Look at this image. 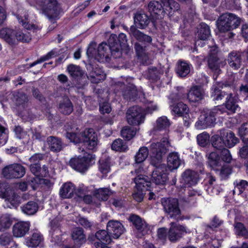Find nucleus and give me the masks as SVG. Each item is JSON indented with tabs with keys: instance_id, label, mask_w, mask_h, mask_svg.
I'll list each match as a JSON object with an SVG mask.
<instances>
[{
	"instance_id": "26",
	"label": "nucleus",
	"mask_w": 248,
	"mask_h": 248,
	"mask_svg": "<svg viewBox=\"0 0 248 248\" xmlns=\"http://www.w3.org/2000/svg\"><path fill=\"white\" fill-rule=\"evenodd\" d=\"M129 220L131 222L139 232V237L143 235L145 233V230L146 229V224L144 220L138 216L132 215L129 217Z\"/></svg>"
},
{
	"instance_id": "14",
	"label": "nucleus",
	"mask_w": 248,
	"mask_h": 248,
	"mask_svg": "<svg viewBox=\"0 0 248 248\" xmlns=\"http://www.w3.org/2000/svg\"><path fill=\"white\" fill-rule=\"evenodd\" d=\"M107 229L113 238L117 239L123 233L124 228L122 224L119 221L110 220L107 225Z\"/></svg>"
},
{
	"instance_id": "19",
	"label": "nucleus",
	"mask_w": 248,
	"mask_h": 248,
	"mask_svg": "<svg viewBox=\"0 0 248 248\" xmlns=\"http://www.w3.org/2000/svg\"><path fill=\"white\" fill-rule=\"evenodd\" d=\"M16 18L18 19V22L27 30L37 31L40 29L37 25L34 24L29 23V15L27 13L23 10H22L21 11L20 10L18 11Z\"/></svg>"
},
{
	"instance_id": "6",
	"label": "nucleus",
	"mask_w": 248,
	"mask_h": 248,
	"mask_svg": "<svg viewBox=\"0 0 248 248\" xmlns=\"http://www.w3.org/2000/svg\"><path fill=\"white\" fill-rule=\"evenodd\" d=\"M161 203L164 212L169 217L176 220L181 219V213L177 199L163 198L161 199Z\"/></svg>"
},
{
	"instance_id": "39",
	"label": "nucleus",
	"mask_w": 248,
	"mask_h": 248,
	"mask_svg": "<svg viewBox=\"0 0 248 248\" xmlns=\"http://www.w3.org/2000/svg\"><path fill=\"white\" fill-rule=\"evenodd\" d=\"M59 109L62 114L69 115L73 110V106L70 99L65 98L60 103Z\"/></svg>"
},
{
	"instance_id": "9",
	"label": "nucleus",
	"mask_w": 248,
	"mask_h": 248,
	"mask_svg": "<svg viewBox=\"0 0 248 248\" xmlns=\"http://www.w3.org/2000/svg\"><path fill=\"white\" fill-rule=\"evenodd\" d=\"M126 117L128 124L137 125L143 123L145 114L141 107L135 106L128 109L126 113Z\"/></svg>"
},
{
	"instance_id": "44",
	"label": "nucleus",
	"mask_w": 248,
	"mask_h": 248,
	"mask_svg": "<svg viewBox=\"0 0 248 248\" xmlns=\"http://www.w3.org/2000/svg\"><path fill=\"white\" fill-rule=\"evenodd\" d=\"M13 100L16 106L24 107L28 102V99L26 94L23 92H15L13 93Z\"/></svg>"
},
{
	"instance_id": "63",
	"label": "nucleus",
	"mask_w": 248,
	"mask_h": 248,
	"mask_svg": "<svg viewBox=\"0 0 248 248\" xmlns=\"http://www.w3.org/2000/svg\"><path fill=\"white\" fill-rule=\"evenodd\" d=\"M8 139V131L0 124V146L4 145Z\"/></svg>"
},
{
	"instance_id": "33",
	"label": "nucleus",
	"mask_w": 248,
	"mask_h": 248,
	"mask_svg": "<svg viewBox=\"0 0 248 248\" xmlns=\"http://www.w3.org/2000/svg\"><path fill=\"white\" fill-rule=\"evenodd\" d=\"M29 167L31 172L36 176L45 177L48 174V167L45 165L41 167V164H31Z\"/></svg>"
},
{
	"instance_id": "13",
	"label": "nucleus",
	"mask_w": 248,
	"mask_h": 248,
	"mask_svg": "<svg viewBox=\"0 0 248 248\" xmlns=\"http://www.w3.org/2000/svg\"><path fill=\"white\" fill-rule=\"evenodd\" d=\"M87 69L89 72L87 78L92 83H98L105 78L106 76L100 68L90 63L87 65Z\"/></svg>"
},
{
	"instance_id": "8",
	"label": "nucleus",
	"mask_w": 248,
	"mask_h": 248,
	"mask_svg": "<svg viewBox=\"0 0 248 248\" xmlns=\"http://www.w3.org/2000/svg\"><path fill=\"white\" fill-rule=\"evenodd\" d=\"M26 171V168L21 164L14 163L4 167L2 170V174L6 179H17L23 177Z\"/></svg>"
},
{
	"instance_id": "29",
	"label": "nucleus",
	"mask_w": 248,
	"mask_h": 248,
	"mask_svg": "<svg viewBox=\"0 0 248 248\" xmlns=\"http://www.w3.org/2000/svg\"><path fill=\"white\" fill-rule=\"evenodd\" d=\"M46 142L50 150L53 152H59L63 148V143L61 139L49 136L46 139Z\"/></svg>"
},
{
	"instance_id": "24",
	"label": "nucleus",
	"mask_w": 248,
	"mask_h": 248,
	"mask_svg": "<svg viewBox=\"0 0 248 248\" xmlns=\"http://www.w3.org/2000/svg\"><path fill=\"white\" fill-rule=\"evenodd\" d=\"M182 163H184L183 161L180 159L177 152H171L168 155L167 165L170 170L177 169Z\"/></svg>"
},
{
	"instance_id": "53",
	"label": "nucleus",
	"mask_w": 248,
	"mask_h": 248,
	"mask_svg": "<svg viewBox=\"0 0 248 248\" xmlns=\"http://www.w3.org/2000/svg\"><path fill=\"white\" fill-rule=\"evenodd\" d=\"M111 148L116 151L124 152L127 149L128 146L122 140L118 139L113 142Z\"/></svg>"
},
{
	"instance_id": "10",
	"label": "nucleus",
	"mask_w": 248,
	"mask_h": 248,
	"mask_svg": "<svg viewBox=\"0 0 248 248\" xmlns=\"http://www.w3.org/2000/svg\"><path fill=\"white\" fill-rule=\"evenodd\" d=\"M155 167L152 174L151 180L153 183L157 185H164L168 180L167 166L163 163L151 165Z\"/></svg>"
},
{
	"instance_id": "51",
	"label": "nucleus",
	"mask_w": 248,
	"mask_h": 248,
	"mask_svg": "<svg viewBox=\"0 0 248 248\" xmlns=\"http://www.w3.org/2000/svg\"><path fill=\"white\" fill-rule=\"evenodd\" d=\"M99 163V170L102 173L106 174L110 171L111 163L109 157L100 160Z\"/></svg>"
},
{
	"instance_id": "57",
	"label": "nucleus",
	"mask_w": 248,
	"mask_h": 248,
	"mask_svg": "<svg viewBox=\"0 0 248 248\" xmlns=\"http://www.w3.org/2000/svg\"><path fill=\"white\" fill-rule=\"evenodd\" d=\"M134 48L138 58L142 60L146 59L147 54L146 51V46H143L139 43L136 42L134 44Z\"/></svg>"
},
{
	"instance_id": "37",
	"label": "nucleus",
	"mask_w": 248,
	"mask_h": 248,
	"mask_svg": "<svg viewBox=\"0 0 248 248\" xmlns=\"http://www.w3.org/2000/svg\"><path fill=\"white\" fill-rule=\"evenodd\" d=\"M7 207L16 208L19 204V197L12 190L4 198Z\"/></svg>"
},
{
	"instance_id": "30",
	"label": "nucleus",
	"mask_w": 248,
	"mask_h": 248,
	"mask_svg": "<svg viewBox=\"0 0 248 248\" xmlns=\"http://www.w3.org/2000/svg\"><path fill=\"white\" fill-rule=\"evenodd\" d=\"M108 231L101 230L97 231L94 235L90 236L88 239L90 241H94V238L99 240L100 243L103 244H109L111 241V238Z\"/></svg>"
},
{
	"instance_id": "46",
	"label": "nucleus",
	"mask_w": 248,
	"mask_h": 248,
	"mask_svg": "<svg viewBox=\"0 0 248 248\" xmlns=\"http://www.w3.org/2000/svg\"><path fill=\"white\" fill-rule=\"evenodd\" d=\"M67 70L70 76L75 78L81 77L84 74L83 71L79 66L73 64L69 65Z\"/></svg>"
},
{
	"instance_id": "54",
	"label": "nucleus",
	"mask_w": 248,
	"mask_h": 248,
	"mask_svg": "<svg viewBox=\"0 0 248 248\" xmlns=\"http://www.w3.org/2000/svg\"><path fill=\"white\" fill-rule=\"evenodd\" d=\"M170 123L166 116H161L156 121L155 128L157 130L166 129L169 127Z\"/></svg>"
},
{
	"instance_id": "21",
	"label": "nucleus",
	"mask_w": 248,
	"mask_h": 248,
	"mask_svg": "<svg viewBox=\"0 0 248 248\" xmlns=\"http://www.w3.org/2000/svg\"><path fill=\"white\" fill-rule=\"evenodd\" d=\"M129 34L137 41L142 42L144 44H151L152 42V38L151 36L141 32L135 26H131L130 27Z\"/></svg>"
},
{
	"instance_id": "20",
	"label": "nucleus",
	"mask_w": 248,
	"mask_h": 248,
	"mask_svg": "<svg viewBox=\"0 0 248 248\" xmlns=\"http://www.w3.org/2000/svg\"><path fill=\"white\" fill-rule=\"evenodd\" d=\"M30 223L28 221H19L13 227V235L16 237L24 236L29 231Z\"/></svg>"
},
{
	"instance_id": "62",
	"label": "nucleus",
	"mask_w": 248,
	"mask_h": 248,
	"mask_svg": "<svg viewBox=\"0 0 248 248\" xmlns=\"http://www.w3.org/2000/svg\"><path fill=\"white\" fill-rule=\"evenodd\" d=\"M16 38L17 40V43L18 41L29 42L31 40V35L27 31L23 32L21 31H16Z\"/></svg>"
},
{
	"instance_id": "42",
	"label": "nucleus",
	"mask_w": 248,
	"mask_h": 248,
	"mask_svg": "<svg viewBox=\"0 0 248 248\" xmlns=\"http://www.w3.org/2000/svg\"><path fill=\"white\" fill-rule=\"evenodd\" d=\"M212 146L217 150H221L226 147L225 139L218 135H214L211 138Z\"/></svg>"
},
{
	"instance_id": "61",
	"label": "nucleus",
	"mask_w": 248,
	"mask_h": 248,
	"mask_svg": "<svg viewBox=\"0 0 248 248\" xmlns=\"http://www.w3.org/2000/svg\"><path fill=\"white\" fill-rule=\"evenodd\" d=\"M13 240V236L10 233H3L0 235V245L2 247L9 246Z\"/></svg>"
},
{
	"instance_id": "56",
	"label": "nucleus",
	"mask_w": 248,
	"mask_h": 248,
	"mask_svg": "<svg viewBox=\"0 0 248 248\" xmlns=\"http://www.w3.org/2000/svg\"><path fill=\"white\" fill-rule=\"evenodd\" d=\"M235 185L234 189L233 190V194L236 193L238 195L241 194L245 190L246 186H248V182L243 180L235 181L234 182Z\"/></svg>"
},
{
	"instance_id": "52",
	"label": "nucleus",
	"mask_w": 248,
	"mask_h": 248,
	"mask_svg": "<svg viewBox=\"0 0 248 248\" xmlns=\"http://www.w3.org/2000/svg\"><path fill=\"white\" fill-rule=\"evenodd\" d=\"M136 133V128L124 126L121 130V135L126 140H129L132 139Z\"/></svg>"
},
{
	"instance_id": "16",
	"label": "nucleus",
	"mask_w": 248,
	"mask_h": 248,
	"mask_svg": "<svg viewBox=\"0 0 248 248\" xmlns=\"http://www.w3.org/2000/svg\"><path fill=\"white\" fill-rule=\"evenodd\" d=\"M148 9L152 16L156 19L163 18L166 14L162 4L156 0L151 1L148 4Z\"/></svg>"
},
{
	"instance_id": "25",
	"label": "nucleus",
	"mask_w": 248,
	"mask_h": 248,
	"mask_svg": "<svg viewBox=\"0 0 248 248\" xmlns=\"http://www.w3.org/2000/svg\"><path fill=\"white\" fill-rule=\"evenodd\" d=\"M66 128L67 131L66 137L69 139L70 141L75 143H78L81 142L82 134L79 132L78 128L76 127L74 128L69 124H67Z\"/></svg>"
},
{
	"instance_id": "58",
	"label": "nucleus",
	"mask_w": 248,
	"mask_h": 248,
	"mask_svg": "<svg viewBox=\"0 0 248 248\" xmlns=\"http://www.w3.org/2000/svg\"><path fill=\"white\" fill-rule=\"evenodd\" d=\"M39 180L37 178H32L27 182H22L18 184V188L22 191H25L27 190L28 185H31L34 189L35 184L37 183Z\"/></svg>"
},
{
	"instance_id": "7",
	"label": "nucleus",
	"mask_w": 248,
	"mask_h": 248,
	"mask_svg": "<svg viewBox=\"0 0 248 248\" xmlns=\"http://www.w3.org/2000/svg\"><path fill=\"white\" fill-rule=\"evenodd\" d=\"M248 60V49L243 51H232L229 53L226 59L229 66L234 70H238Z\"/></svg>"
},
{
	"instance_id": "36",
	"label": "nucleus",
	"mask_w": 248,
	"mask_h": 248,
	"mask_svg": "<svg viewBox=\"0 0 248 248\" xmlns=\"http://www.w3.org/2000/svg\"><path fill=\"white\" fill-rule=\"evenodd\" d=\"M122 94L124 99L134 101L137 97L138 90L134 85L129 84L123 91Z\"/></svg>"
},
{
	"instance_id": "23",
	"label": "nucleus",
	"mask_w": 248,
	"mask_h": 248,
	"mask_svg": "<svg viewBox=\"0 0 248 248\" xmlns=\"http://www.w3.org/2000/svg\"><path fill=\"white\" fill-rule=\"evenodd\" d=\"M217 46H212L210 50L209 56L208 59L209 67L213 71L216 72L220 71V63L219 59L217 55Z\"/></svg>"
},
{
	"instance_id": "2",
	"label": "nucleus",
	"mask_w": 248,
	"mask_h": 248,
	"mask_svg": "<svg viewBox=\"0 0 248 248\" xmlns=\"http://www.w3.org/2000/svg\"><path fill=\"white\" fill-rule=\"evenodd\" d=\"M170 146L168 137H163L159 141L153 142L150 144V164L157 165L162 163L163 156L169 151Z\"/></svg>"
},
{
	"instance_id": "11",
	"label": "nucleus",
	"mask_w": 248,
	"mask_h": 248,
	"mask_svg": "<svg viewBox=\"0 0 248 248\" xmlns=\"http://www.w3.org/2000/svg\"><path fill=\"white\" fill-rule=\"evenodd\" d=\"M84 145L89 150L95 151L98 144L97 133L92 128L86 129L82 133Z\"/></svg>"
},
{
	"instance_id": "22",
	"label": "nucleus",
	"mask_w": 248,
	"mask_h": 248,
	"mask_svg": "<svg viewBox=\"0 0 248 248\" xmlns=\"http://www.w3.org/2000/svg\"><path fill=\"white\" fill-rule=\"evenodd\" d=\"M0 37L3 39L9 45L14 46L17 44L16 31L10 28L0 30Z\"/></svg>"
},
{
	"instance_id": "47",
	"label": "nucleus",
	"mask_w": 248,
	"mask_h": 248,
	"mask_svg": "<svg viewBox=\"0 0 248 248\" xmlns=\"http://www.w3.org/2000/svg\"><path fill=\"white\" fill-rule=\"evenodd\" d=\"M162 73L156 67L149 68L148 70L147 78L152 82H156L160 79Z\"/></svg>"
},
{
	"instance_id": "49",
	"label": "nucleus",
	"mask_w": 248,
	"mask_h": 248,
	"mask_svg": "<svg viewBox=\"0 0 248 248\" xmlns=\"http://www.w3.org/2000/svg\"><path fill=\"white\" fill-rule=\"evenodd\" d=\"M50 227V232L51 233L52 236L53 237L55 233L56 236L59 235L61 233L60 221L58 217L52 219L49 223Z\"/></svg>"
},
{
	"instance_id": "5",
	"label": "nucleus",
	"mask_w": 248,
	"mask_h": 248,
	"mask_svg": "<svg viewBox=\"0 0 248 248\" xmlns=\"http://www.w3.org/2000/svg\"><path fill=\"white\" fill-rule=\"evenodd\" d=\"M240 23V19L235 15L231 13L222 14L217 21L218 29L222 32L236 29Z\"/></svg>"
},
{
	"instance_id": "38",
	"label": "nucleus",
	"mask_w": 248,
	"mask_h": 248,
	"mask_svg": "<svg viewBox=\"0 0 248 248\" xmlns=\"http://www.w3.org/2000/svg\"><path fill=\"white\" fill-rule=\"evenodd\" d=\"M75 191L74 185L71 183L63 184L60 189V195L62 198H71Z\"/></svg>"
},
{
	"instance_id": "28",
	"label": "nucleus",
	"mask_w": 248,
	"mask_h": 248,
	"mask_svg": "<svg viewBox=\"0 0 248 248\" xmlns=\"http://www.w3.org/2000/svg\"><path fill=\"white\" fill-rule=\"evenodd\" d=\"M225 108L232 113H235L239 108L238 97L232 93H228L224 103Z\"/></svg>"
},
{
	"instance_id": "48",
	"label": "nucleus",
	"mask_w": 248,
	"mask_h": 248,
	"mask_svg": "<svg viewBox=\"0 0 248 248\" xmlns=\"http://www.w3.org/2000/svg\"><path fill=\"white\" fill-rule=\"evenodd\" d=\"M113 194V192L107 188H101L95 191V196L101 201H107L108 197Z\"/></svg>"
},
{
	"instance_id": "27",
	"label": "nucleus",
	"mask_w": 248,
	"mask_h": 248,
	"mask_svg": "<svg viewBox=\"0 0 248 248\" xmlns=\"http://www.w3.org/2000/svg\"><path fill=\"white\" fill-rule=\"evenodd\" d=\"M71 237L75 244L81 245L86 241V238L83 228L78 227L73 228L71 232Z\"/></svg>"
},
{
	"instance_id": "59",
	"label": "nucleus",
	"mask_w": 248,
	"mask_h": 248,
	"mask_svg": "<svg viewBox=\"0 0 248 248\" xmlns=\"http://www.w3.org/2000/svg\"><path fill=\"white\" fill-rule=\"evenodd\" d=\"M58 55V52L56 49H54L49 52L46 55L42 57L39 60H38L30 65V67H32L38 63H41L44 61H46L49 59L56 56Z\"/></svg>"
},
{
	"instance_id": "35",
	"label": "nucleus",
	"mask_w": 248,
	"mask_h": 248,
	"mask_svg": "<svg viewBox=\"0 0 248 248\" xmlns=\"http://www.w3.org/2000/svg\"><path fill=\"white\" fill-rule=\"evenodd\" d=\"M190 64L185 61H178L175 68L176 74L181 78L186 77L190 73Z\"/></svg>"
},
{
	"instance_id": "60",
	"label": "nucleus",
	"mask_w": 248,
	"mask_h": 248,
	"mask_svg": "<svg viewBox=\"0 0 248 248\" xmlns=\"http://www.w3.org/2000/svg\"><path fill=\"white\" fill-rule=\"evenodd\" d=\"M209 135L206 132H203L197 136L198 144L202 147H205L209 141Z\"/></svg>"
},
{
	"instance_id": "45",
	"label": "nucleus",
	"mask_w": 248,
	"mask_h": 248,
	"mask_svg": "<svg viewBox=\"0 0 248 248\" xmlns=\"http://www.w3.org/2000/svg\"><path fill=\"white\" fill-rule=\"evenodd\" d=\"M149 150L146 147H142L140 148L139 151L135 156L136 163L139 164L143 162L147 157Z\"/></svg>"
},
{
	"instance_id": "18",
	"label": "nucleus",
	"mask_w": 248,
	"mask_h": 248,
	"mask_svg": "<svg viewBox=\"0 0 248 248\" xmlns=\"http://www.w3.org/2000/svg\"><path fill=\"white\" fill-rule=\"evenodd\" d=\"M182 182L186 186H191L196 185L199 179L198 174L192 170H186L182 174Z\"/></svg>"
},
{
	"instance_id": "4",
	"label": "nucleus",
	"mask_w": 248,
	"mask_h": 248,
	"mask_svg": "<svg viewBox=\"0 0 248 248\" xmlns=\"http://www.w3.org/2000/svg\"><path fill=\"white\" fill-rule=\"evenodd\" d=\"M117 36L112 34L108 40V44L105 42L100 44L97 49V56L99 61L103 60L105 58L107 60L109 58L110 53L114 55L117 53L118 57L120 56L119 53V45L116 42Z\"/></svg>"
},
{
	"instance_id": "1",
	"label": "nucleus",
	"mask_w": 248,
	"mask_h": 248,
	"mask_svg": "<svg viewBox=\"0 0 248 248\" xmlns=\"http://www.w3.org/2000/svg\"><path fill=\"white\" fill-rule=\"evenodd\" d=\"M227 112V110L222 106H217L208 109H204L200 116L195 126L198 129H204L213 126L216 123V117Z\"/></svg>"
},
{
	"instance_id": "43",
	"label": "nucleus",
	"mask_w": 248,
	"mask_h": 248,
	"mask_svg": "<svg viewBox=\"0 0 248 248\" xmlns=\"http://www.w3.org/2000/svg\"><path fill=\"white\" fill-rule=\"evenodd\" d=\"M21 210L26 215H32L38 211V205L33 201H30L21 207Z\"/></svg>"
},
{
	"instance_id": "17",
	"label": "nucleus",
	"mask_w": 248,
	"mask_h": 248,
	"mask_svg": "<svg viewBox=\"0 0 248 248\" xmlns=\"http://www.w3.org/2000/svg\"><path fill=\"white\" fill-rule=\"evenodd\" d=\"M171 227L168 232V238L172 242H175L181 239L184 233H186V230L184 226L178 225L173 226L174 223H170Z\"/></svg>"
},
{
	"instance_id": "15",
	"label": "nucleus",
	"mask_w": 248,
	"mask_h": 248,
	"mask_svg": "<svg viewBox=\"0 0 248 248\" xmlns=\"http://www.w3.org/2000/svg\"><path fill=\"white\" fill-rule=\"evenodd\" d=\"M204 97V91L200 86H193L187 94L190 103H199Z\"/></svg>"
},
{
	"instance_id": "3",
	"label": "nucleus",
	"mask_w": 248,
	"mask_h": 248,
	"mask_svg": "<svg viewBox=\"0 0 248 248\" xmlns=\"http://www.w3.org/2000/svg\"><path fill=\"white\" fill-rule=\"evenodd\" d=\"M78 152L81 153L77 157L71 158L69 161V165L76 170L81 173L86 171L88 169L94 164L95 155L85 152L84 148H78Z\"/></svg>"
},
{
	"instance_id": "32",
	"label": "nucleus",
	"mask_w": 248,
	"mask_h": 248,
	"mask_svg": "<svg viewBox=\"0 0 248 248\" xmlns=\"http://www.w3.org/2000/svg\"><path fill=\"white\" fill-rule=\"evenodd\" d=\"M134 182L137 188L148 190L151 185L149 177L143 175H139L134 178Z\"/></svg>"
},
{
	"instance_id": "55",
	"label": "nucleus",
	"mask_w": 248,
	"mask_h": 248,
	"mask_svg": "<svg viewBox=\"0 0 248 248\" xmlns=\"http://www.w3.org/2000/svg\"><path fill=\"white\" fill-rule=\"evenodd\" d=\"M12 220L9 215H3L0 217V231H3L11 226Z\"/></svg>"
},
{
	"instance_id": "31",
	"label": "nucleus",
	"mask_w": 248,
	"mask_h": 248,
	"mask_svg": "<svg viewBox=\"0 0 248 248\" xmlns=\"http://www.w3.org/2000/svg\"><path fill=\"white\" fill-rule=\"evenodd\" d=\"M210 35V29L209 27L204 23H202L196 33L198 40L196 41V45H200V40H205Z\"/></svg>"
},
{
	"instance_id": "40",
	"label": "nucleus",
	"mask_w": 248,
	"mask_h": 248,
	"mask_svg": "<svg viewBox=\"0 0 248 248\" xmlns=\"http://www.w3.org/2000/svg\"><path fill=\"white\" fill-rule=\"evenodd\" d=\"M43 240V236L40 233L35 232L33 233L31 237L26 240V245L29 247L35 248L38 246Z\"/></svg>"
},
{
	"instance_id": "50",
	"label": "nucleus",
	"mask_w": 248,
	"mask_h": 248,
	"mask_svg": "<svg viewBox=\"0 0 248 248\" xmlns=\"http://www.w3.org/2000/svg\"><path fill=\"white\" fill-rule=\"evenodd\" d=\"M225 141L227 147L232 148L239 142V140L235 137L234 134L230 131L227 133L225 138Z\"/></svg>"
},
{
	"instance_id": "34",
	"label": "nucleus",
	"mask_w": 248,
	"mask_h": 248,
	"mask_svg": "<svg viewBox=\"0 0 248 248\" xmlns=\"http://www.w3.org/2000/svg\"><path fill=\"white\" fill-rule=\"evenodd\" d=\"M134 23L140 29H145L150 23L148 16L144 13L137 12L134 17Z\"/></svg>"
},
{
	"instance_id": "64",
	"label": "nucleus",
	"mask_w": 248,
	"mask_h": 248,
	"mask_svg": "<svg viewBox=\"0 0 248 248\" xmlns=\"http://www.w3.org/2000/svg\"><path fill=\"white\" fill-rule=\"evenodd\" d=\"M78 224L86 230H92L93 226V222L89 220L87 218L79 217L78 219Z\"/></svg>"
},
{
	"instance_id": "41",
	"label": "nucleus",
	"mask_w": 248,
	"mask_h": 248,
	"mask_svg": "<svg viewBox=\"0 0 248 248\" xmlns=\"http://www.w3.org/2000/svg\"><path fill=\"white\" fill-rule=\"evenodd\" d=\"M170 107L172 112L179 116L186 114L189 111L187 105L181 102L170 105Z\"/></svg>"
},
{
	"instance_id": "12",
	"label": "nucleus",
	"mask_w": 248,
	"mask_h": 248,
	"mask_svg": "<svg viewBox=\"0 0 248 248\" xmlns=\"http://www.w3.org/2000/svg\"><path fill=\"white\" fill-rule=\"evenodd\" d=\"M231 86L232 85L228 82H216L211 88V98L214 101L221 100L228 94L225 91H222L223 87H231Z\"/></svg>"
}]
</instances>
